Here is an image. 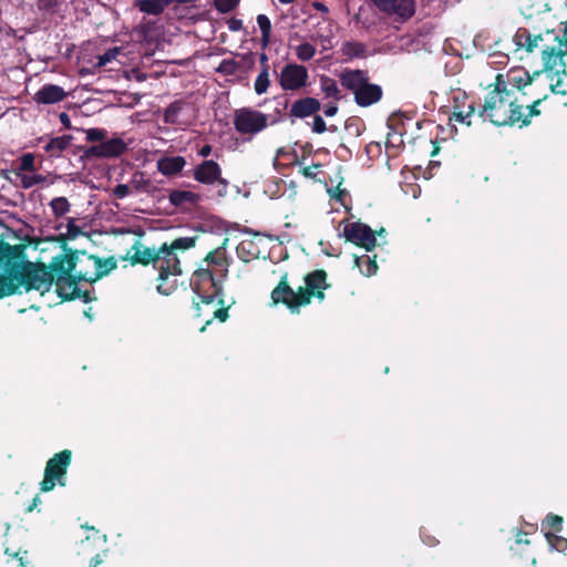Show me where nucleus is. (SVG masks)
<instances>
[{"instance_id": "obj_45", "label": "nucleus", "mask_w": 567, "mask_h": 567, "mask_svg": "<svg viewBox=\"0 0 567 567\" xmlns=\"http://www.w3.org/2000/svg\"><path fill=\"white\" fill-rule=\"evenodd\" d=\"M66 231L71 238H75L76 236H79L81 234L80 227L75 224V221L73 219H70L68 221Z\"/></svg>"}, {"instance_id": "obj_21", "label": "nucleus", "mask_w": 567, "mask_h": 567, "mask_svg": "<svg viewBox=\"0 0 567 567\" xmlns=\"http://www.w3.org/2000/svg\"><path fill=\"white\" fill-rule=\"evenodd\" d=\"M323 101L339 102L342 99L341 90L336 80L328 75H321L319 80Z\"/></svg>"}, {"instance_id": "obj_1", "label": "nucleus", "mask_w": 567, "mask_h": 567, "mask_svg": "<svg viewBox=\"0 0 567 567\" xmlns=\"http://www.w3.org/2000/svg\"><path fill=\"white\" fill-rule=\"evenodd\" d=\"M540 102L542 97H537L532 105L524 109L517 104L515 92H507L495 85V89L486 95L480 115L498 126L516 123L526 125L530 117L539 114L537 105Z\"/></svg>"}, {"instance_id": "obj_56", "label": "nucleus", "mask_w": 567, "mask_h": 567, "mask_svg": "<svg viewBox=\"0 0 567 567\" xmlns=\"http://www.w3.org/2000/svg\"><path fill=\"white\" fill-rule=\"evenodd\" d=\"M260 63H261L262 66L264 65H268V58H267V55L265 53H262L260 55Z\"/></svg>"}, {"instance_id": "obj_22", "label": "nucleus", "mask_w": 567, "mask_h": 567, "mask_svg": "<svg viewBox=\"0 0 567 567\" xmlns=\"http://www.w3.org/2000/svg\"><path fill=\"white\" fill-rule=\"evenodd\" d=\"M71 142V135L52 137L45 142L43 150L51 157H60L61 154L70 146Z\"/></svg>"}, {"instance_id": "obj_6", "label": "nucleus", "mask_w": 567, "mask_h": 567, "mask_svg": "<svg viewBox=\"0 0 567 567\" xmlns=\"http://www.w3.org/2000/svg\"><path fill=\"white\" fill-rule=\"evenodd\" d=\"M340 82L342 86L351 91L354 95V101L359 106L367 107L382 97V89L369 83V78L361 70H346L340 74Z\"/></svg>"}, {"instance_id": "obj_20", "label": "nucleus", "mask_w": 567, "mask_h": 567, "mask_svg": "<svg viewBox=\"0 0 567 567\" xmlns=\"http://www.w3.org/2000/svg\"><path fill=\"white\" fill-rule=\"evenodd\" d=\"M168 198L176 207L190 208L200 202L202 196L193 190L176 189L169 193Z\"/></svg>"}, {"instance_id": "obj_41", "label": "nucleus", "mask_w": 567, "mask_h": 567, "mask_svg": "<svg viewBox=\"0 0 567 567\" xmlns=\"http://www.w3.org/2000/svg\"><path fill=\"white\" fill-rule=\"evenodd\" d=\"M311 128L312 132L317 134H322L327 131V125L322 116L315 115Z\"/></svg>"}, {"instance_id": "obj_11", "label": "nucleus", "mask_w": 567, "mask_h": 567, "mask_svg": "<svg viewBox=\"0 0 567 567\" xmlns=\"http://www.w3.org/2000/svg\"><path fill=\"white\" fill-rule=\"evenodd\" d=\"M235 130L241 135L255 136L269 124V116L251 107H241L234 112Z\"/></svg>"}, {"instance_id": "obj_3", "label": "nucleus", "mask_w": 567, "mask_h": 567, "mask_svg": "<svg viewBox=\"0 0 567 567\" xmlns=\"http://www.w3.org/2000/svg\"><path fill=\"white\" fill-rule=\"evenodd\" d=\"M306 287H300L297 291L291 289L284 277L279 285L272 290L271 298L275 303L282 302L292 312H298L299 308L310 303L312 297L322 300L323 289L327 288L326 272L322 270L308 275L305 279Z\"/></svg>"}, {"instance_id": "obj_37", "label": "nucleus", "mask_w": 567, "mask_h": 567, "mask_svg": "<svg viewBox=\"0 0 567 567\" xmlns=\"http://www.w3.org/2000/svg\"><path fill=\"white\" fill-rule=\"evenodd\" d=\"M120 53V48H112L107 50L105 53L97 56V64L100 66H104L111 61L115 60L117 54Z\"/></svg>"}, {"instance_id": "obj_55", "label": "nucleus", "mask_w": 567, "mask_h": 567, "mask_svg": "<svg viewBox=\"0 0 567 567\" xmlns=\"http://www.w3.org/2000/svg\"><path fill=\"white\" fill-rule=\"evenodd\" d=\"M318 39L321 41L323 49H328L329 48L328 44H330V41H329L328 37H320Z\"/></svg>"}, {"instance_id": "obj_33", "label": "nucleus", "mask_w": 567, "mask_h": 567, "mask_svg": "<svg viewBox=\"0 0 567 567\" xmlns=\"http://www.w3.org/2000/svg\"><path fill=\"white\" fill-rule=\"evenodd\" d=\"M50 206L56 217L63 216L70 210V203L65 197H55L51 200Z\"/></svg>"}, {"instance_id": "obj_25", "label": "nucleus", "mask_w": 567, "mask_h": 567, "mask_svg": "<svg viewBox=\"0 0 567 567\" xmlns=\"http://www.w3.org/2000/svg\"><path fill=\"white\" fill-rule=\"evenodd\" d=\"M134 254L132 255V260L134 262H140L144 265L153 264L154 268L156 267V261L158 259V248H148L142 245H135L133 247Z\"/></svg>"}, {"instance_id": "obj_8", "label": "nucleus", "mask_w": 567, "mask_h": 567, "mask_svg": "<svg viewBox=\"0 0 567 567\" xmlns=\"http://www.w3.org/2000/svg\"><path fill=\"white\" fill-rule=\"evenodd\" d=\"M87 142H100L85 151L87 156L100 158H114L121 156L127 150V143L121 137L106 140L107 132L104 128L82 130Z\"/></svg>"}, {"instance_id": "obj_49", "label": "nucleus", "mask_w": 567, "mask_h": 567, "mask_svg": "<svg viewBox=\"0 0 567 567\" xmlns=\"http://www.w3.org/2000/svg\"><path fill=\"white\" fill-rule=\"evenodd\" d=\"M103 557L100 554H97L94 558H92L90 567H99L100 565L103 564Z\"/></svg>"}, {"instance_id": "obj_58", "label": "nucleus", "mask_w": 567, "mask_h": 567, "mask_svg": "<svg viewBox=\"0 0 567 567\" xmlns=\"http://www.w3.org/2000/svg\"><path fill=\"white\" fill-rule=\"evenodd\" d=\"M38 502H39V497H35V498L33 499V505L35 506V505L38 504Z\"/></svg>"}, {"instance_id": "obj_34", "label": "nucleus", "mask_w": 567, "mask_h": 567, "mask_svg": "<svg viewBox=\"0 0 567 567\" xmlns=\"http://www.w3.org/2000/svg\"><path fill=\"white\" fill-rule=\"evenodd\" d=\"M239 3L240 0H214L215 9L224 14L234 11Z\"/></svg>"}, {"instance_id": "obj_40", "label": "nucleus", "mask_w": 567, "mask_h": 567, "mask_svg": "<svg viewBox=\"0 0 567 567\" xmlns=\"http://www.w3.org/2000/svg\"><path fill=\"white\" fill-rule=\"evenodd\" d=\"M546 537L549 544L557 550H564L567 547V540L565 538L554 536L549 532L546 533Z\"/></svg>"}, {"instance_id": "obj_23", "label": "nucleus", "mask_w": 567, "mask_h": 567, "mask_svg": "<svg viewBox=\"0 0 567 567\" xmlns=\"http://www.w3.org/2000/svg\"><path fill=\"white\" fill-rule=\"evenodd\" d=\"M75 277L59 276L55 281L56 292L60 297L72 299L78 296L79 289Z\"/></svg>"}, {"instance_id": "obj_42", "label": "nucleus", "mask_w": 567, "mask_h": 567, "mask_svg": "<svg viewBox=\"0 0 567 567\" xmlns=\"http://www.w3.org/2000/svg\"><path fill=\"white\" fill-rule=\"evenodd\" d=\"M321 169V164H312L302 168L303 176L308 178H317Z\"/></svg>"}, {"instance_id": "obj_54", "label": "nucleus", "mask_w": 567, "mask_h": 567, "mask_svg": "<svg viewBox=\"0 0 567 567\" xmlns=\"http://www.w3.org/2000/svg\"><path fill=\"white\" fill-rule=\"evenodd\" d=\"M313 7L318 10V11H322V12H328V8L321 3V2H316L313 4Z\"/></svg>"}, {"instance_id": "obj_5", "label": "nucleus", "mask_w": 567, "mask_h": 567, "mask_svg": "<svg viewBox=\"0 0 567 567\" xmlns=\"http://www.w3.org/2000/svg\"><path fill=\"white\" fill-rule=\"evenodd\" d=\"M228 272V260L223 247L210 251L192 276L190 285L197 295L209 289L218 290V285Z\"/></svg>"}, {"instance_id": "obj_36", "label": "nucleus", "mask_w": 567, "mask_h": 567, "mask_svg": "<svg viewBox=\"0 0 567 567\" xmlns=\"http://www.w3.org/2000/svg\"><path fill=\"white\" fill-rule=\"evenodd\" d=\"M237 70L238 63L234 60H223L217 68V72L224 75H233Z\"/></svg>"}, {"instance_id": "obj_43", "label": "nucleus", "mask_w": 567, "mask_h": 567, "mask_svg": "<svg viewBox=\"0 0 567 567\" xmlns=\"http://www.w3.org/2000/svg\"><path fill=\"white\" fill-rule=\"evenodd\" d=\"M130 194V187L128 185L126 184H118L114 189H113V195L118 198V199H122L124 197H126L127 195Z\"/></svg>"}, {"instance_id": "obj_15", "label": "nucleus", "mask_w": 567, "mask_h": 567, "mask_svg": "<svg viewBox=\"0 0 567 567\" xmlns=\"http://www.w3.org/2000/svg\"><path fill=\"white\" fill-rule=\"evenodd\" d=\"M200 302H196V315L198 317H205L206 324H209L214 319H218L220 322L226 321L228 318V310L219 307L221 300L217 299L213 295H198Z\"/></svg>"}, {"instance_id": "obj_32", "label": "nucleus", "mask_w": 567, "mask_h": 567, "mask_svg": "<svg viewBox=\"0 0 567 567\" xmlns=\"http://www.w3.org/2000/svg\"><path fill=\"white\" fill-rule=\"evenodd\" d=\"M364 52L365 45L357 41H349L342 45V53L349 58L362 56Z\"/></svg>"}, {"instance_id": "obj_24", "label": "nucleus", "mask_w": 567, "mask_h": 567, "mask_svg": "<svg viewBox=\"0 0 567 567\" xmlns=\"http://www.w3.org/2000/svg\"><path fill=\"white\" fill-rule=\"evenodd\" d=\"M186 161L182 156L165 157L157 162V168L163 175H175L182 172Z\"/></svg>"}, {"instance_id": "obj_31", "label": "nucleus", "mask_w": 567, "mask_h": 567, "mask_svg": "<svg viewBox=\"0 0 567 567\" xmlns=\"http://www.w3.org/2000/svg\"><path fill=\"white\" fill-rule=\"evenodd\" d=\"M316 52V47L309 42L300 43L295 48L296 56L302 62L311 60Z\"/></svg>"}, {"instance_id": "obj_52", "label": "nucleus", "mask_w": 567, "mask_h": 567, "mask_svg": "<svg viewBox=\"0 0 567 567\" xmlns=\"http://www.w3.org/2000/svg\"><path fill=\"white\" fill-rule=\"evenodd\" d=\"M516 544H517V545H520V544H526V545H528V544H529V540L526 538V535H525V534H517V537H516Z\"/></svg>"}, {"instance_id": "obj_35", "label": "nucleus", "mask_w": 567, "mask_h": 567, "mask_svg": "<svg viewBox=\"0 0 567 567\" xmlns=\"http://www.w3.org/2000/svg\"><path fill=\"white\" fill-rule=\"evenodd\" d=\"M474 106L473 104H470L466 110H460V109H455L453 111V115H452V118L455 120L456 122H460V123H466L467 125L471 124L470 121H467L471 115L474 113Z\"/></svg>"}, {"instance_id": "obj_12", "label": "nucleus", "mask_w": 567, "mask_h": 567, "mask_svg": "<svg viewBox=\"0 0 567 567\" xmlns=\"http://www.w3.org/2000/svg\"><path fill=\"white\" fill-rule=\"evenodd\" d=\"M553 40H557V35L554 31L536 34L532 33L526 28H519L512 39L516 51H524L527 54H533L537 50H540L543 53Z\"/></svg>"}, {"instance_id": "obj_29", "label": "nucleus", "mask_w": 567, "mask_h": 567, "mask_svg": "<svg viewBox=\"0 0 567 567\" xmlns=\"http://www.w3.org/2000/svg\"><path fill=\"white\" fill-rule=\"evenodd\" d=\"M257 24L261 31V44L266 48L270 43L271 22L266 14H258Z\"/></svg>"}, {"instance_id": "obj_47", "label": "nucleus", "mask_w": 567, "mask_h": 567, "mask_svg": "<svg viewBox=\"0 0 567 567\" xmlns=\"http://www.w3.org/2000/svg\"><path fill=\"white\" fill-rule=\"evenodd\" d=\"M561 522H563V519L559 516H548L547 517V523L553 528H557L558 526H560Z\"/></svg>"}, {"instance_id": "obj_13", "label": "nucleus", "mask_w": 567, "mask_h": 567, "mask_svg": "<svg viewBox=\"0 0 567 567\" xmlns=\"http://www.w3.org/2000/svg\"><path fill=\"white\" fill-rule=\"evenodd\" d=\"M71 463V452L69 450H64L58 454H55L52 458H50L47 463L44 470V477L40 484L42 492L52 491L55 486V482L58 481L60 485H64L62 477L66 473V468Z\"/></svg>"}, {"instance_id": "obj_50", "label": "nucleus", "mask_w": 567, "mask_h": 567, "mask_svg": "<svg viewBox=\"0 0 567 567\" xmlns=\"http://www.w3.org/2000/svg\"><path fill=\"white\" fill-rule=\"evenodd\" d=\"M60 121L61 123L65 126V127H70V117L66 113H61L60 114Z\"/></svg>"}, {"instance_id": "obj_9", "label": "nucleus", "mask_w": 567, "mask_h": 567, "mask_svg": "<svg viewBox=\"0 0 567 567\" xmlns=\"http://www.w3.org/2000/svg\"><path fill=\"white\" fill-rule=\"evenodd\" d=\"M76 260L78 256L74 254H62L54 257L50 264L51 274L53 275V279L61 275L64 277H75L79 281H95L100 278L101 271L99 270L101 262L100 259L89 256L86 260L93 265L96 269L94 272H85L83 274L81 270H76Z\"/></svg>"}, {"instance_id": "obj_17", "label": "nucleus", "mask_w": 567, "mask_h": 567, "mask_svg": "<svg viewBox=\"0 0 567 567\" xmlns=\"http://www.w3.org/2000/svg\"><path fill=\"white\" fill-rule=\"evenodd\" d=\"M194 178L206 185H213L215 183L227 185V182L221 177L220 166L213 159H207L199 164L194 169Z\"/></svg>"}, {"instance_id": "obj_2", "label": "nucleus", "mask_w": 567, "mask_h": 567, "mask_svg": "<svg viewBox=\"0 0 567 567\" xmlns=\"http://www.w3.org/2000/svg\"><path fill=\"white\" fill-rule=\"evenodd\" d=\"M567 40H563L557 35V40H553L542 53L543 71L540 76L543 97H547V90L555 94H566L565 79L567 78L566 64L564 61L567 55Z\"/></svg>"}, {"instance_id": "obj_7", "label": "nucleus", "mask_w": 567, "mask_h": 567, "mask_svg": "<svg viewBox=\"0 0 567 567\" xmlns=\"http://www.w3.org/2000/svg\"><path fill=\"white\" fill-rule=\"evenodd\" d=\"M194 237H179L171 245L164 244L158 248V259L155 269L158 270V279L166 280L168 276H177L182 274L179 258L177 251H185L195 246Z\"/></svg>"}, {"instance_id": "obj_27", "label": "nucleus", "mask_w": 567, "mask_h": 567, "mask_svg": "<svg viewBox=\"0 0 567 567\" xmlns=\"http://www.w3.org/2000/svg\"><path fill=\"white\" fill-rule=\"evenodd\" d=\"M169 3L171 0H136L134 6L142 12L156 16L162 13Z\"/></svg>"}, {"instance_id": "obj_16", "label": "nucleus", "mask_w": 567, "mask_h": 567, "mask_svg": "<svg viewBox=\"0 0 567 567\" xmlns=\"http://www.w3.org/2000/svg\"><path fill=\"white\" fill-rule=\"evenodd\" d=\"M343 236L350 243L365 248L368 251L374 249L377 239L373 230L362 223H351L346 225Z\"/></svg>"}, {"instance_id": "obj_48", "label": "nucleus", "mask_w": 567, "mask_h": 567, "mask_svg": "<svg viewBox=\"0 0 567 567\" xmlns=\"http://www.w3.org/2000/svg\"><path fill=\"white\" fill-rule=\"evenodd\" d=\"M176 113H177V109H175L174 105H171L169 107H167L166 111H165V121L169 122L171 117L173 115H175Z\"/></svg>"}, {"instance_id": "obj_10", "label": "nucleus", "mask_w": 567, "mask_h": 567, "mask_svg": "<svg viewBox=\"0 0 567 567\" xmlns=\"http://www.w3.org/2000/svg\"><path fill=\"white\" fill-rule=\"evenodd\" d=\"M540 72H535L530 75L525 69L516 68L511 69L506 73L497 74L495 85L507 92H515L522 90L526 85H532L533 90L539 91L537 97H543V89L540 82Z\"/></svg>"}, {"instance_id": "obj_59", "label": "nucleus", "mask_w": 567, "mask_h": 567, "mask_svg": "<svg viewBox=\"0 0 567 567\" xmlns=\"http://www.w3.org/2000/svg\"><path fill=\"white\" fill-rule=\"evenodd\" d=\"M20 565H21V567H25L24 560L22 558H20Z\"/></svg>"}, {"instance_id": "obj_14", "label": "nucleus", "mask_w": 567, "mask_h": 567, "mask_svg": "<svg viewBox=\"0 0 567 567\" xmlns=\"http://www.w3.org/2000/svg\"><path fill=\"white\" fill-rule=\"evenodd\" d=\"M309 73L306 66L297 63L285 65L279 75V84L285 91H298L307 85Z\"/></svg>"}, {"instance_id": "obj_18", "label": "nucleus", "mask_w": 567, "mask_h": 567, "mask_svg": "<svg viewBox=\"0 0 567 567\" xmlns=\"http://www.w3.org/2000/svg\"><path fill=\"white\" fill-rule=\"evenodd\" d=\"M66 92L62 86L55 84H44L35 94L33 100L39 104H55L63 101Z\"/></svg>"}, {"instance_id": "obj_39", "label": "nucleus", "mask_w": 567, "mask_h": 567, "mask_svg": "<svg viewBox=\"0 0 567 567\" xmlns=\"http://www.w3.org/2000/svg\"><path fill=\"white\" fill-rule=\"evenodd\" d=\"M20 171H34V156L31 153L22 155L19 165Z\"/></svg>"}, {"instance_id": "obj_46", "label": "nucleus", "mask_w": 567, "mask_h": 567, "mask_svg": "<svg viewBox=\"0 0 567 567\" xmlns=\"http://www.w3.org/2000/svg\"><path fill=\"white\" fill-rule=\"evenodd\" d=\"M228 28L231 31H239L243 28V22H241V20H238V19H231L228 22Z\"/></svg>"}, {"instance_id": "obj_26", "label": "nucleus", "mask_w": 567, "mask_h": 567, "mask_svg": "<svg viewBox=\"0 0 567 567\" xmlns=\"http://www.w3.org/2000/svg\"><path fill=\"white\" fill-rule=\"evenodd\" d=\"M236 250L238 257L246 262L257 259L260 255V249L252 239H243Z\"/></svg>"}, {"instance_id": "obj_38", "label": "nucleus", "mask_w": 567, "mask_h": 567, "mask_svg": "<svg viewBox=\"0 0 567 567\" xmlns=\"http://www.w3.org/2000/svg\"><path fill=\"white\" fill-rule=\"evenodd\" d=\"M44 177L39 174L23 175L21 177V184L24 188H30L39 183H42Z\"/></svg>"}, {"instance_id": "obj_51", "label": "nucleus", "mask_w": 567, "mask_h": 567, "mask_svg": "<svg viewBox=\"0 0 567 567\" xmlns=\"http://www.w3.org/2000/svg\"><path fill=\"white\" fill-rule=\"evenodd\" d=\"M212 152V146L210 145H204L200 151H199V155L203 156V157H207Z\"/></svg>"}, {"instance_id": "obj_44", "label": "nucleus", "mask_w": 567, "mask_h": 567, "mask_svg": "<svg viewBox=\"0 0 567 567\" xmlns=\"http://www.w3.org/2000/svg\"><path fill=\"white\" fill-rule=\"evenodd\" d=\"M339 111L338 102L334 101H327L326 107L323 110V113L328 117L334 116Z\"/></svg>"}, {"instance_id": "obj_53", "label": "nucleus", "mask_w": 567, "mask_h": 567, "mask_svg": "<svg viewBox=\"0 0 567 567\" xmlns=\"http://www.w3.org/2000/svg\"><path fill=\"white\" fill-rule=\"evenodd\" d=\"M157 291L162 295L168 296L172 292V288L164 287L162 284L157 286Z\"/></svg>"}, {"instance_id": "obj_57", "label": "nucleus", "mask_w": 567, "mask_h": 567, "mask_svg": "<svg viewBox=\"0 0 567 567\" xmlns=\"http://www.w3.org/2000/svg\"><path fill=\"white\" fill-rule=\"evenodd\" d=\"M278 1L282 4H289V3L293 2L295 0H278Z\"/></svg>"}, {"instance_id": "obj_19", "label": "nucleus", "mask_w": 567, "mask_h": 567, "mask_svg": "<svg viewBox=\"0 0 567 567\" xmlns=\"http://www.w3.org/2000/svg\"><path fill=\"white\" fill-rule=\"evenodd\" d=\"M321 109V103L315 97H303L295 101L290 109V115L305 118L315 115Z\"/></svg>"}, {"instance_id": "obj_4", "label": "nucleus", "mask_w": 567, "mask_h": 567, "mask_svg": "<svg viewBox=\"0 0 567 567\" xmlns=\"http://www.w3.org/2000/svg\"><path fill=\"white\" fill-rule=\"evenodd\" d=\"M53 281V275L44 266L29 262L9 277L0 275V298L16 293L21 287L44 293L50 290Z\"/></svg>"}, {"instance_id": "obj_30", "label": "nucleus", "mask_w": 567, "mask_h": 567, "mask_svg": "<svg viewBox=\"0 0 567 567\" xmlns=\"http://www.w3.org/2000/svg\"><path fill=\"white\" fill-rule=\"evenodd\" d=\"M354 262L367 277L373 276L377 272L378 265L375 260L370 259L368 256L355 257Z\"/></svg>"}, {"instance_id": "obj_28", "label": "nucleus", "mask_w": 567, "mask_h": 567, "mask_svg": "<svg viewBox=\"0 0 567 567\" xmlns=\"http://www.w3.org/2000/svg\"><path fill=\"white\" fill-rule=\"evenodd\" d=\"M269 85H270V80H269L268 65H264V68H261L260 73L258 74V76L255 80L254 90H255L256 94L261 95L268 91Z\"/></svg>"}]
</instances>
